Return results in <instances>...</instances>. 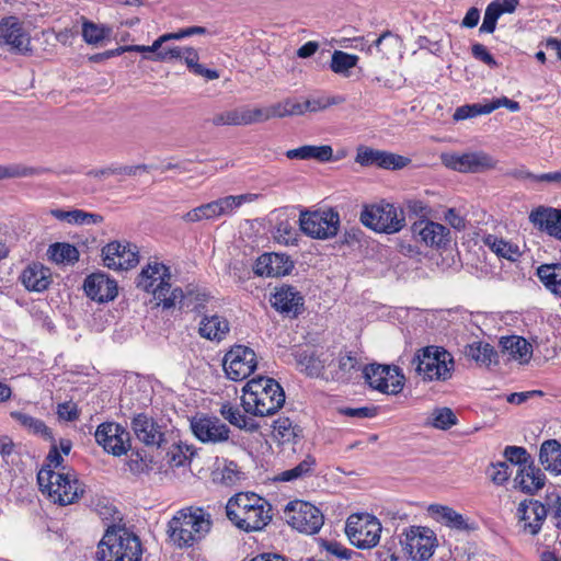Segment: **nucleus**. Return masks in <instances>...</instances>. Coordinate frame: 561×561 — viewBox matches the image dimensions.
<instances>
[{"mask_svg": "<svg viewBox=\"0 0 561 561\" xmlns=\"http://www.w3.org/2000/svg\"><path fill=\"white\" fill-rule=\"evenodd\" d=\"M410 161L407 157L380 150L378 167L387 170H400L407 167Z\"/></svg>", "mask_w": 561, "mask_h": 561, "instance_id": "obj_53", "label": "nucleus"}, {"mask_svg": "<svg viewBox=\"0 0 561 561\" xmlns=\"http://www.w3.org/2000/svg\"><path fill=\"white\" fill-rule=\"evenodd\" d=\"M427 424L435 428L446 431L457 424V416L449 408H438L432 412Z\"/></svg>", "mask_w": 561, "mask_h": 561, "instance_id": "obj_47", "label": "nucleus"}, {"mask_svg": "<svg viewBox=\"0 0 561 561\" xmlns=\"http://www.w3.org/2000/svg\"><path fill=\"white\" fill-rule=\"evenodd\" d=\"M142 547L139 538L125 528L108 526L98 545V561H140Z\"/></svg>", "mask_w": 561, "mask_h": 561, "instance_id": "obj_5", "label": "nucleus"}, {"mask_svg": "<svg viewBox=\"0 0 561 561\" xmlns=\"http://www.w3.org/2000/svg\"><path fill=\"white\" fill-rule=\"evenodd\" d=\"M536 275L550 294L561 299V263L541 264Z\"/></svg>", "mask_w": 561, "mask_h": 561, "instance_id": "obj_33", "label": "nucleus"}, {"mask_svg": "<svg viewBox=\"0 0 561 561\" xmlns=\"http://www.w3.org/2000/svg\"><path fill=\"white\" fill-rule=\"evenodd\" d=\"M295 360L300 371L310 377H320L331 360V355L327 352L302 350L295 353Z\"/></svg>", "mask_w": 561, "mask_h": 561, "instance_id": "obj_28", "label": "nucleus"}, {"mask_svg": "<svg viewBox=\"0 0 561 561\" xmlns=\"http://www.w3.org/2000/svg\"><path fill=\"white\" fill-rule=\"evenodd\" d=\"M299 427L288 417H279L274 421L273 425V437L279 444L294 443L299 435Z\"/></svg>", "mask_w": 561, "mask_h": 561, "instance_id": "obj_42", "label": "nucleus"}, {"mask_svg": "<svg viewBox=\"0 0 561 561\" xmlns=\"http://www.w3.org/2000/svg\"><path fill=\"white\" fill-rule=\"evenodd\" d=\"M39 490L48 499L61 506L75 503L84 492L82 484L72 471H55L42 468L37 473Z\"/></svg>", "mask_w": 561, "mask_h": 561, "instance_id": "obj_6", "label": "nucleus"}, {"mask_svg": "<svg viewBox=\"0 0 561 561\" xmlns=\"http://www.w3.org/2000/svg\"><path fill=\"white\" fill-rule=\"evenodd\" d=\"M294 262L283 253H264L254 264V273L260 276L278 277L290 273Z\"/></svg>", "mask_w": 561, "mask_h": 561, "instance_id": "obj_24", "label": "nucleus"}, {"mask_svg": "<svg viewBox=\"0 0 561 561\" xmlns=\"http://www.w3.org/2000/svg\"><path fill=\"white\" fill-rule=\"evenodd\" d=\"M96 443L114 456H122L130 447L129 433L119 424L113 422L102 423L95 433Z\"/></svg>", "mask_w": 561, "mask_h": 561, "instance_id": "obj_18", "label": "nucleus"}, {"mask_svg": "<svg viewBox=\"0 0 561 561\" xmlns=\"http://www.w3.org/2000/svg\"><path fill=\"white\" fill-rule=\"evenodd\" d=\"M47 254L57 264L72 265L79 260L78 249L69 243H54L49 245Z\"/></svg>", "mask_w": 561, "mask_h": 561, "instance_id": "obj_40", "label": "nucleus"}, {"mask_svg": "<svg viewBox=\"0 0 561 561\" xmlns=\"http://www.w3.org/2000/svg\"><path fill=\"white\" fill-rule=\"evenodd\" d=\"M490 478L491 480L497 484L502 485L504 482H506L512 474L511 466L506 462H497L491 466L490 470Z\"/></svg>", "mask_w": 561, "mask_h": 561, "instance_id": "obj_60", "label": "nucleus"}, {"mask_svg": "<svg viewBox=\"0 0 561 561\" xmlns=\"http://www.w3.org/2000/svg\"><path fill=\"white\" fill-rule=\"evenodd\" d=\"M36 171L33 168H27L21 164L0 165V180L25 178L34 175Z\"/></svg>", "mask_w": 561, "mask_h": 561, "instance_id": "obj_57", "label": "nucleus"}, {"mask_svg": "<svg viewBox=\"0 0 561 561\" xmlns=\"http://www.w3.org/2000/svg\"><path fill=\"white\" fill-rule=\"evenodd\" d=\"M547 510L551 511L557 528L561 529V493L557 490L549 491L546 495Z\"/></svg>", "mask_w": 561, "mask_h": 561, "instance_id": "obj_56", "label": "nucleus"}, {"mask_svg": "<svg viewBox=\"0 0 561 561\" xmlns=\"http://www.w3.org/2000/svg\"><path fill=\"white\" fill-rule=\"evenodd\" d=\"M254 199L252 194L228 195L197 206L182 216L185 222L194 224L203 220H217L220 217L232 216L244 203Z\"/></svg>", "mask_w": 561, "mask_h": 561, "instance_id": "obj_8", "label": "nucleus"}, {"mask_svg": "<svg viewBox=\"0 0 561 561\" xmlns=\"http://www.w3.org/2000/svg\"><path fill=\"white\" fill-rule=\"evenodd\" d=\"M136 437L147 446H160L163 440L161 426L150 416L139 413L131 421Z\"/></svg>", "mask_w": 561, "mask_h": 561, "instance_id": "obj_26", "label": "nucleus"}, {"mask_svg": "<svg viewBox=\"0 0 561 561\" xmlns=\"http://www.w3.org/2000/svg\"><path fill=\"white\" fill-rule=\"evenodd\" d=\"M297 231L294 224L287 219L279 220L275 227L274 238L278 243L290 245L297 241Z\"/></svg>", "mask_w": 561, "mask_h": 561, "instance_id": "obj_52", "label": "nucleus"}, {"mask_svg": "<svg viewBox=\"0 0 561 561\" xmlns=\"http://www.w3.org/2000/svg\"><path fill=\"white\" fill-rule=\"evenodd\" d=\"M241 403L243 410L254 416L273 415L284 405L285 392L276 380L257 377L244 385Z\"/></svg>", "mask_w": 561, "mask_h": 561, "instance_id": "obj_3", "label": "nucleus"}, {"mask_svg": "<svg viewBox=\"0 0 561 561\" xmlns=\"http://www.w3.org/2000/svg\"><path fill=\"white\" fill-rule=\"evenodd\" d=\"M111 30L93 22L84 21L82 24V37L88 44L96 45L108 36Z\"/></svg>", "mask_w": 561, "mask_h": 561, "instance_id": "obj_51", "label": "nucleus"}, {"mask_svg": "<svg viewBox=\"0 0 561 561\" xmlns=\"http://www.w3.org/2000/svg\"><path fill=\"white\" fill-rule=\"evenodd\" d=\"M211 529L210 514L201 507H185L178 511L168 523L170 540L180 549L193 547L203 540Z\"/></svg>", "mask_w": 561, "mask_h": 561, "instance_id": "obj_2", "label": "nucleus"}, {"mask_svg": "<svg viewBox=\"0 0 561 561\" xmlns=\"http://www.w3.org/2000/svg\"><path fill=\"white\" fill-rule=\"evenodd\" d=\"M528 219L539 231L561 241V209L541 205L529 213Z\"/></svg>", "mask_w": 561, "mask_h": 561, "instance_id": "obj_23", "label": "nucleus"}, {"mask_svg": "<svg viewBox=\"0 0 561 561\" xmlns=\"http://www.w3.org/2000/svg\"><path fill=\"white\" fill-rule=\"evenodd\" d=\"M548 510L536 500H524L518 504L517 518L519 529L527 535H537L547 518Z\"/></svg>", "mask_w": 561, "mask_h": 561, "instance_id": "obj_19", "label": "nucleus"}, {"mask_svg": "<svg viewBox=\"0 0 561 561\" xmlns=\"http://www.w3.org/2000/svg\"><path fill=\"white\" fill-rule=\"evenodd\" d=\"M255 352L245 345H233L225 355L222 367L230 380L247 379L256 368Z\"/></svg>", "mask_w": 561, "mask_h": 561, "instance_id": "obj_13", "label": "nucleus"}, {"mask_svg": "<svg viewBox=\"0 0 561 561\" xmlns=\"http://www.w3.org/2000/svg\"><path fill=\"white\" fill-rule=\"evenodd\" d=\"M271 511V504L252 492L236 494L226 506L227 517L245 531L263 529L272 519Z\"/></svg>", "mask_w": 561, "mask_h": 561, "instance_id": "obj_1", "label": "nucleus"}, {"mask_svg": "<svg viewBox=\"0 0 561 561\" xmlns=\"http://www.w3.org/2000/svg\"><path fill=\"white\" fill-rule=\"evenodd\" d=\"M414 239L431 248H440L448 242L449 230L442 224L421 219L412 225Z\"/></svg>", "mask_w": 561, "mask_h": 561, "instance_id": "obj_21", "label": "nucleus"}, {"mask_svg": "<svg viewBox=\"0 0 561 561\" xmlns=\"http://www.w3.org/2000/svg\"><path fill=\"white\" fill-rule=\"evenodd\" d=\"M358 62V56L345 53L343 50H334L331 57L330 69L344 77H348L350 70Z\"/></svg>", "mask_w": 561, "mask_h": 561, "instance_id": "obj_43", "label": "nucleus"}, {"mask_svg": "<svg viewBox=\"0 0 561 561\" xmlns=\"http://www.w3.org/2000/svg\"><path fill=\"white\" fill-rule=\"evenodd\" d=\"M272 306L282 313L297 316L304 306V297L293 286H280L271 298Z\"/></svg>", "mask_w": 561, "mask_h": 561, "instance_id": "obj_27", "label": "nucleus"}, {"mask_svg": "<svg viewBox=\"0 0 561 561\" xmlns=\"http://www.w3.org/2000/svg\"><path fill=\"white\" fill-rule=\"evenodd\" d=\"M427 512L433 519L447 527L457 530H465L468 528L466 518L449 506L431 504Z\"/></svg>", "mask_w": 561, "mask_h": 561, "instance_id": "obj_32", "label": "nucleus"}, {"mask_svg": "<svg viewBox=\"0 0 561 561\" xmlns=\"http://www.w3.org/2000/svg\"><path fill=\"white\" fill-rule=\"evenodd\" d=\"M500 344L503 353L512 359L527 362L531 356V345L524 337L516 335L503 336Z\"/></svg>", "mask_w": 561, "mask_h": 561, "instance_id": "obj_36", "label": "nucleus"}, {"mask_svg": "<svg viewBox=\"0 0 561 561\" xmlns=\"http://www.w3.org/2000/svg\"><path fill=\"white\" fill-rule=\"evenodd\" d=\"M188 447L180 444H173L167 453V461L171 467H184L188 465Z\"/></svg>", "mask_w": 561, "mask_h": 561, "instance_id": "obj_54", "label": "nucleus"}, {"mask_svg": "<svg viewBox=\"0 0 561 561\" xmlns=\"http://www.w3.org/2000/svg\"><path fill=\"white\" fill-rule=\"evenodd\" d=\"M239 470L234 462L230 461L220 471V482L225 485H233L239 480Z\"/></svg>", "mask_w": 561, "mask_h": 561, "instance_id": "obj_64", "label": "nucleus"}, {"mask_svg": "<svg viewBox=\"0 0 561 561\" xmlns=\"http://www.w3.org/2000/svg\"><path fill=\"white\" fill-rule=\"evenodd\" d=\"M83 288L87 296L98 302L111 301L117 296L116 282L103 273H94L88 276Z\"/></svg>", "mask_w": 561, "mask_h": 561, "instance_id": "obj_25", "label": "nucleus"}, {"mask_svg": "<svg viewBox=\"0 0 561 561\" xmlns=\"http://www.w3.org/2000/svg\"><path fill=\"white\" fill-rule=\"evenodd\" d=\"M499 18L500 16L495 12V10H493L492 7L488 4L484 11L483 22L479 28V32L492 34L496 28V22Z\"/></svg>", "mask_w": 561, "mask_h": 561, "instance_id": "obj_63", "label": "nucleus"}, {"mask_svg": "<svg viewBox=\"0 0 561 561\" xmlns=\"http://www.w3.org/2000/svg\"><path fill=\"white\" fill-rule=\"evenodd\" d=\"M318 545L321 552L327 553V558L333 557L340 561H347L353 556V550L347 549L335 540L319 539Z\"/></svg>", "mask_w": 561, "mask_h": 561, "instance_id": "obj_48", "label": "nucleus"}, {"mask_svg": "<svg viewBox=\"0 0 561 561\" xmlns=\"http://www.w3.org/2000/svg\"><path fill=\"white\" fill-rule=\"evenodd\" d=\"M363 374L369 387L382 393L397 394L403 389L405 378L397 366L370 364Z\"/></svg>", "mask_w": 561, "mask_h": 561, "instance_id": "obj_12", "label": "nucleus"}, {"mask_svg": "<svg viewBox=\"0 0 561 561\" xmlns=\"http://www.w3.org/2000/svg\"><path fill=\"white\" fill-rule=\"evenodd\" d=\"M286 157L288 159H299V160H317L320 162L331 161L333 158V149L329 145L322 146H313V145H305L299 148L289 149L286 151Z\"/></svg>", "mask_w": 561, "mask_h": 561, "instance_id": "obj_35", "label": "nucleus"}, {"mask_svg": "<svg viewBox=\"0 0 561 561\" xmlns=\"http://www.w3.org/2000/svg\"><path fill=\"white\" fill-rule=\"evenodd\" d=\"M288 524L299 533L317 534L324 523L321 511L307 502L289 503L286 507Z\"/></svg>", "mask_w": 561, "mask_h": 561, "instance_id": "obj_14", "label": "nucleus"}, {"mask_svg": "<svg viewBox=\"0 0 561 561\" xmlns=\"http://www.w3.org/2000/svg\"><path fill=\"white\" fill-rule=\"evenodd\" d=\"M401 539V545L415 561H424L432 557L436 538L433 530L426 527L411 526Z\"/></svg>", "mask_w": 561, "mask_h": 561, "instance_id": "obj_16", "label": "nucleus"}, {"mask_svg": "<svg viewBox=\"0 0 561 561\" xmlns=\"http://www.w3.org/2000/svg\"><path fill=\"white\" fill-rule=\"evenodd\" d=\"M305 102L307 112L317 113L324 111L333 105L344 103L345 98L342 95H320L307 99Z\"/></svg>", "mask_w": 561, "mask_h": 561, "instance_id": "obj_50", "label": "nucleus"}, {"mask_svg": "<svg viewBox=\"0 0 561 561\" xmlns=\"http://www.w3.org/2000/svg\"><path fill=\"white\" fill-rule=\"evenodd\" d=\"M515 482L519 485L520 490L528 494H535L546 484V474L540 468L534 465H524L519 468Z\"/></svg>", "mask_w": 561, "mask_h": 561, "instance_id": "obj_31", "label": "nucleus"}, {"mask_svg": "<svg viewBox=\"0 0 561 561\" xmlns=\"http://www.w3.org/2000/svg\"><path fill=\"white\" fill-rule=\"evenodd\" d=\"M190 424L194 436L202 443L219 444L229 439L230 428L216 416L195 415Z\"/></svg>", "mask_w": 561, "mask_h": 561, "instance_id": "obj_17", "label": "nucleus"}, {"mask_svg": "<svg viewBox=\"0 0 561 561\" xmlns=\"http://www.w3.org/2000/svg\"><path fill=\"white\" fill-rule=\"evenodd\" d=\"M11 415L15 421H18L23 427L28 430L31 433L44 437L49 436L48 427L42 420L33 417L23 412H12Z\"/></svg>", "mask_w": 561, "mask_h": 561, "instance_id": "obj_49", "label": "nucleus"}, {"mask_svg": "<svg viewBox=\"0 0 561 561\" xmlns=\"http://www.w3.org/2000/svg\"><path fill=\"white\" fill-rule=\"evenodd\" d=\"M385 42H389L391 47H397L399 44V37L394 35L390 31L383 32L377 39H375L371 44H369L366 48L367 55H373L374 51H377L382 57H387V51L382 48Z\"/></svg>", "mask_w": 561, "mask_h": 561, "instance_id": "obj_55", "label": "nucleus"}, {"mask_svg": "<svg viewBox=\"0 0 561 561\" xmlns=\"http://www.w3.org/2000/svg\"><path fill=\"white\" fill-rule=\"evenodd\" d=\"M443 161L447 168L459 172H477L491 165L490 158L479 153L448 154Z\"/></svg>", "mask_w": 561, "mask_h": 561, "instance_id": "obj_30", "label": "nucleus"}, {"mask_svg": "<svg viewBox=\"0 0 561 561\" xmlns=\"http://www.w3.org/2000/svg\"><path fill=\"white\" fill-rule=\"evenodd\" d=\"M170 268L161 262L150 261L137 277V287L153 295L157 306L169 310L182 307L184 298L180 287L172 288Z\"/></svg>", "mask_w": 561, "mask_h": 561, "instance_id": "obj_4", "label": "nucleus"}, {"mask_svg": "<svg viewBox=\"0 0 561 561\" xmlns=\"http://www.w3.org/2000/svg\"><path fill=\"white\" fill-rule=\"evenodd\" d=\"M465 355L481 366H490L496 356V352L490 344L477 342L466 346Z\"/></svg>", "mask_w": 561, "mask_h": 561, "instance_id": "obj_41", "label": "nucleus"}, {"mask_svg": "<svg viewBox=\"0 0 561 561\" xmlns=\"http://www.w3.org/2000/svg\"><path fill=\"white\" fill-rule=\"evenodd\" d=\"M412 364L424 381L449 379L455 368L453 355L439 346H426L417 351Z\"/></svg>", "mask_w": 561, "mask_h": 561, "instance_id": "obj_7", "label": "nucleus"}, {"mask_svg": "<svg viewBox=\"0 0 561 561\" xmlns=\"http://www.w3.org/2000/svg\"><path fill=\"white\" fill-rule=\"evenodd\" d=\"M382 527L377 517L370 514H353L345 525V533L355 547L371 549L380 540Z\"/></svg>", "mask_w": 561, "mask_h": 561, "instance_id": "obj_9", "label": "nucleus"}, {"mask_svg": "<svg viewBox=\"0 0 561 561\" xmlns=\"http://www.w3.org/2000/svg\"><path fill=\"white\" fill-rule=\"evenodd\" d=\"M380 150L360 146L357 149L355 161L364 167H378Z\"/></svg>", "mask_w": 561, "mask_h": 561, "instance_id": "obj_58", "label": "nucleus"}, {"mask_svg": "<svg viewBox=\"0 0 561 561\" xmlns=\"http://www.w3.org/2000/svg\"><path fill=\"white\" fill-rule=\"evenodd\" d=\"M483 243L494 252L499 257L515 261L520 256L518 245L513 244L502 238L494 234H488L483 239Z\"/></svg>", "mask_w": 561, "mask_h": 561, "instance_id": "obj_39", "label": "nucleus"}, {"mask_svg": "<svg viewBox=\"0 0 561 561\" xmlns=\"http://www.w3.org/2000/svg\"><path fill=\"white\" fill-rule=\"evenodd\" d=\"M299 226L304 233L314 239H330L337 234L340 215L332 208L300 213Z\"/></svg>", "mask_w": 561, "mask_h": 561, "instance_id": "obj_11", "label": "nucleus"}, {"mask_svg": "<svg viewBox=\"0 0 561 561\" xmlns=\"http://www.w3.org/2000/svg\"><path fill=\"white\" fill-rule=\"evenodd\" d=\"M504 456L511 463L519 465L522 468L527 462L528 454L523 447L507 446L504 450Z\"/></svg>", "mask_w": 561, "mask_h": 561, "instance_id": "obj_62", "label": "nucleus"}, {"mask_svg": "<svg viewBox=\"0 0 561 561\" xmlns=\"http://www.w3.org/2000/svg\"><path fill=\"white\" fill-rule=\"evenodd\" d=\"M127 465L129 470L136 474L147 473L152 469L151 460L147 459V457L142 456L139 451L130 455Z\"/></svg>", "mask_w": 561, "mask_h": 561, "instance_id": "obj_59", "label": "nucleus"}, {"mask_svg": "<svg viewBox=\"0 0 561 561\" xmlns=\"http://www.w3.org/2000/svg\"><path fill=\"white\" fill-rule=\"evenodd\" d=\"M103 262L112 270H129L138 263L136 245L111 242L102 249Z\"/></svg>", "mask_w": 561, "mask_h": 561, "instance_id": "obj_20", "label": "nucleus"}, {"mask_svg": "<svg viewBox=\"0 0 561 561\" xmlns=\"http://www.w3.org/2000/svg\"><path fill=\"white\" fill-rule=\"evenodd\" d=\"M229 332V322L219 316L205 317L199 323L201 336L210 341H221Z\"/></svg>", "mask_w": 561, "mask_h": 561, "instance_id": "obj_38", "label": "nucleus"}, {"mask_svg": "<svg viewBox=\"0 0 561 561\" xmlns=\"http://www.w3.org/2000/svg\"><path fill=\"white\" fill-rule=\"evenodd\" d=\"M50 214L56 219L71 225L89 226L98 225L103 221V217L101 215L88 213L81 209H51Z\"/></svg>", "mask_w": 561, "mask_h": 561, "instance_id": "obj_37", "label": "nucleus"}, {"mask_svg": "<svg viewBox=\"0 0 561 561\" xmlns=\"http://www.w3.org/2000/svg\"><path fill=\"white\" fill-rule=\"evenodd\" d=\"M245 113L247 125L263 123L270 121L268 108L243 106Z\"/></svg>", "mask_w": 561, "mask_h": 561, "instance_id": "obj_61", "label": "nucleus"}, {"mask_svg": "<svg viewBox=\"0 0 561 561\" xmlns=\"http://www.w3.org/2000/svg\"><path fill=\"white\" fill-rule=\"evenodd\" d=\"M314 466V457L307 455L296 467L284 470L275 479L284 482L295 481L310 474L313 471Z\"/></svg>", "mask_w": 561, "mask_h": 561, "instance_id": "obj_44", "label": "nucleus"}, {"mask_svg": "<svg viewBox=\"0 0 561 561\" xmlns=\"http://www.w3.org/2000/svg\"><path fill=\"white\" fill-rule=\"evenodd\" d=\"M0 46L21 55L31 51V36L18 18L8 16L0 21Z\"/></svg>", "mask_w": 561, "mask_h": 561, "instance_id": "obj_15", "label": "nucleus"}, {"mask_svg": "<svg viewBox=\"0 0 561 561\" xmlns=\"http://www.w3.org/2000/svg\"><path fill=\"white\" fill-rule=\"evenodd\" d=\"M219 412L225 420L239 428L248 431H254L256 428L252 420H249L244 414L241 413L239 408L230 403H224L220 407Z\"/></svg>", "mask_w": 561, "mask_h": 561, "instance_id": "obj_45", "label": "nucleus"}, {"mask_svg": "<svg viewBox=\"0 0 561 561\" xmlns=\"http://www.w3.org/2000/svg\"><path fill=\"white\" fill-rule=\"evenodd\" d=\"M500 107H506L508 111L513 113L518 112L520 108L518 102L513 101L506 96H502L499 99L486 101L484 103H473L459 106L456 108L453 118L457 122L463 121L477 117L479 115L490 114Z\"/></svg>", "mask_w": 561, "mask_h": 561, "instance_id": "obj_22", "label": "nucleus"}, {"mask_svg": "<svg viewBox=\"0 0 561 561\" xmlns=\"http://www.w3.org/2000/svg\"><path fill=\"white\" fill-rule=\"evenodd\" d=\"M364 226L385 233H396L404 226V216L392 204L381 203L365 207L360 214Z\"/></svg>", "mask_w": 561, "mask_h": 561, "instance_id": "obj_10", "label": "nucleus"}, {"mask_svg": "<svg viewBox=\"0 0 561 561\" xmlns=\"http://www.w3.org/2000/svg\"><path fill=\"white\" fill-rule=\"evenodd\" d=\"M210 122L214 126H245L244 107H237L215 114Z\"/></svg>", "mask_w": 561, "mask_h": 561, "instance_id": "obj_46", "label": "nucleus"}, {"mask_svg": "<svg viewBox=\"0 0 561 561\" xmlns=\"http://www.w3.org/2000/svg\"><path fill=\"white\" fill-rule=\"evenodd\" d=\"M20 280L28 291L42 293L49 287L51 273L43 264L33 262L23 270Z\"/></svg>", "mask_w": 561, "mask_h": 561, "instance_id": "obj_29", "label": "nucleus"}, {"mask_svg": "<svg viewBox=\"0 0 561 561\" xmlns=\"http://www.w3.org/2000/svg\"><path fill=\"white\" fill-rule=\"evenodd\" d=\"M539 461L547 471L561 474V444L556 439L545 440L540 446Z\"/></svg>", "mask_w": 561, "mask_h": 561, "instance_id": "obj_34", "label": "nucleus"}]
</instances>
